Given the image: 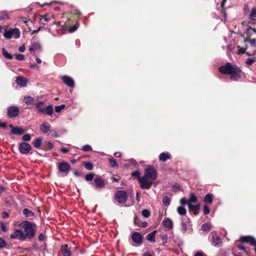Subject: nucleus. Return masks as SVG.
Masks as SVG:
<instances>
[{
	"instance_id": "1",
	"label": "nucleus",
	"mask_w": 256,
	"mask_h": 256,
	"mask_svg": "<svg viewBox=\"0 0 256 256\" xmlns=\"http://www.w3.org/2000/svg\"><path fill=\"white\" fill-rule=\"evenodd\" d=\"M24 231L16 229L14 232L10 234V238L12 240L18 239L24 240L26 238H32L34 236V230L32 224L28 222H26L24 224Z\"/></svg>"
},
{
	"instance_id": "2",
	"label": "nucleus",
	"mask_w": 256,
	"mask_h": 256,
	"mask_svg": "<svg viewBox=\"0 0 256 256\" xmlns=\"http://www.w3.org/2000/svg\"><path fill=\"white\" fill-rule=\"evenodd\" d=\"M157 178L156 170L152 168H148L145 170L144 174L142 178L139 180L140 186L142 189H150L153 182Z\"/></svg>"
},
{
	"instance_id": "3",
	"label": "nucleus",
	"mask_w": 256,
	"mask_h": 256,
	"mask_svg": "<svg viewBox=\"0 0 256 256\" xmlns=\"http://www.w3.org/2000/svg\"><path fill=\"white\" fill-rule=\"evenodd\" d=\"M220 72L224 74L230 76L231 80L237 81L241 77V70L236 64L227 62L219 68Z\"/></svg>"
},
{
	"instance_id": "4",
	"label": "nucleus",
	"mask_w": 256,
	"mask_h": 256,
	"mask_svg": "<svg viewBox=\"0 0 256 256\" xmlns=\"http://www.w3.org/2000/svg\"><path fill=\"white\" fill-rule=\"evenodd\" d=\"M20 30L16 28L6 29L4 33V37L7 40L12 38L18 39L20 37Z\"/></svg>"
},
{
	"instance_id": "5",
	"label": "nucleus",
	"mask_w": 256,
	"mask_h": 256,
	"mask_svg": "<svg viewBox=\"0 0 256 256\" xmlns=\"http://www.w3.org/2000/svg\"><path fill=\"white\" fill-rule=\"evenodd\" d=\"M131 238L135 244L132 246H140L142 244L144 236L140 233L134 232L132 233Z\"/></svg>"
},
{
	"instance_id": "6",
	"label": "nucleus",
	"mask_w": 256,
	"mask_h": 256,
	"mask_svg": "<svg viewBox=\"0 0 256 256\" xmlns=\"http://www.w3.org/2000/svg\"><path fill=\"white\" fill-rule=\"evenodd\" d=\"M210 238H211L210 241L214 246L217 247H219L220 246L222 240L218 236L217 233L215 231L210 232Z\"/></svg>"
},
{
	"instance_id": "7",
	"label": "nucleus",
	"mask_w": 256,
	"mask_h": 256,
	"mask_svg": "<svg viewBox=\"0 0 256 256\" xmlns=\"http://www.w3.org/2000/svg\"><path fill=\"white\" fill-rule=\"evenodd\" d=\"M32 150L30 145L26 142H22L19 144L18 150L22 154H28Z\"/></svg>"
},
{
	"instance_id": "8",
	"label": "nucleus",
	"mask_w": 256,
	"mask_h": 256,
	"mask_svg": "<svg viewBox=\"0 0 256 256\" xmlns=\"http://www.w3.org/2000/svg\"><path fill=\"white\" fill-rule=\"evenodd\" d=\"M58 168L60 172L67 174L70 171V164L66 162H60L58 164Z\"/></svg>"
},
{
	"instance_id": "9",
	"label": "nucleus",
	"mask_w": 256,
	"mask_h": 256,
	"mask_svg": "<svg viewBox=\"0 0 256 256\" xmlns=\"http://www.w3.org/2000/svg\"><path fill=\"white\" fill-rule=\"evenodd\" d=\"M115 197L119 203H124L127 200V194L124 190H119L116 194Z\"/></svg>"
},
{
	"instance_id": "10",
	"label": "nucleus",
	"mask_w": 256,
	"mask_h": 256,
	"mask_svg": "<svg viewBox=\"0 0 256 256\" xmlns=\"http://www.w3.org/2000/svg\"><path fill=\"white\" fill-rule=\"evenodd\" d=\"M19 112V108L16 106H10L7 108V114L10 118L16 117Z\"/></svg>"
},
{
	"instance_id": "11",
	"label": "nucleus",
	"mask_w": 256,
	"mask_h": 256,
	"mask_svg": "<svg viewBox=\"0 0 256 256\" xmlns=\"http://www.w3.org/2000/svg\"><path fill=\"white\" fill-rule=\"evenodd\" d=\"M240 240L242 242L250 244L252 246H256V239L252 236H242L240 238Z\"/></svg>"
},
{
	"instance_id": "12",
	"label": "nucleus",
	"mask_w": 256,
	"mask_h": 256,
	"mask_svg": "<svg viewBox=\"0 0 256 256\" xmlns=\"http://www.w3.org/2000/svg\"><path fill=\"white\" fill-rule=\"evenodd\" d=\"M38 113L46 114L48 116H52L54 113V108L52 105H48L46 108L38 110Z\"/></svg>"
},
{
	"instance_id": "13",
	"label": "nucleus",
	"mask_w": 256,
	"mask_h": 256,
	"mask_svg": "<svg viewBox=\"0 0 256 256\" xmlns=\"http://www.w3.org/2000/svg\"><path fill=\"white\" fill-rule=\"evenodd\" d=\"M62 80L69 87L74 88V82L70 77L64 76L62 77Z\"/></svg>"
},
{
	"instance_id": "14",
	"label": "nucleus",
	"mask_w": 256,
	"mask_h": 256,
	"mask_svg": "<svg viewBox=\"0 0 256 256\" xmlns=\"http://www.w3.org/2000/svg\"><path fill=\"white\" fill-rule=\"evenodd\" d=\"M29 50L33 54L35 55L36 52H40L41 51V46L38 43L34 42L30 46Z\"/></svg>"
},
{
	"instance_id": "15",
	"label": "nucleus",
	"mask_w": 256,
	"mask_h": 256,
	"mask_svg": "<svg viewBox=\"0 0 256 256\" xmlns=\"http://www.w3.org/2000/svg\"><path fill=\"white\" fill-rule=\"evenodd\" d=\"M94 182L96 186L100 188H104L106 184L104 180L100 176H96L94 178Z\"/></svg>"
},
{
	"instance_id": "16",
	"label": "nucleus",
	"mask_w": 256,
	"mask_h": 256,
	"mask_svg": "<svg viewBox=\"0 0 256 256\" xmlns=\"http://www.w3.org/2000/svg\"><path fill=\"white\" fill-rule=\"evenodd\" d=\"M50 124L48 122H42L40 126V130L42 133L48 132L50 130Z\"/></svg>"
},
{
	"instance_id": "17",
	"label": "nucleus",
	"mask_w": 256,
	"mask_h": 256,
	"mask_svg": "<svg viewBox=\"0 0 256 256\" xmlns=\"http://www.w3.org/2000/svg\"><path fill=\"white\" fill-rule=\"evenodd\" d=\"M16 82L18 86L22 87L26 86L27 84L26 78L21 76H19L16 78Z\"/></svg>"
},
{
	"instance_id": "18",
	"label": "nucleus",
	"mask_w": 256,
	"mask_h": 256,
	"mask_svg": "<svg viewBox=\"0 0 256 256\" xmlns=\"http://www.w3.org/2000/svg\"><path fill=\"white\" fill-rule=\"evenodd\" d=\"M61 252L64 256H71V252L68 248V245H62L61 246Z\"/></svg>"
},
{
	"instance_id": "19",
	"label": "nucleus",
	"mask_w": 256,
	"mask_h": 256,
	"mask_svg": "<svg viewBox=\"0 0 256 256\" xmlns=\"http://www.w3.org/2000/svg\"><path fill=\"white\" fill-rule=\"evenodd\" d=\"M163 224L166 228L171 229L173 227L172 221L170 218H165L163 220Z\"/></svg>"
},
{
	"instance_id": "20",
	"label": "nucleus",
	"mask_w": 256,
	"mask_h": 256,
	"mask_svg": "<svg viewBox=\"0 0 256 256\" xmlns=\"http://www.w3.org/2000/svg\"><path fill=\"white\" fill-rule=\"evenodd\" d=\"M50 14H46L44 15H40V20L44 25L45 24L46 22H50L51 19L50 18Z\"/></svg>"
},
{
	"instance_id": "21",
	"label": "nucleus",
	"mask_w": 256,
	"mask_h": 256,
	"mask_svg": "<svg viewBox=\"0 0 256 256\" xmlns=\"http://www.w3.org/2000/svg\"><path fill=\"white\" fill-rule=\"evenodd\" d=\"M156 231L154 230V231L151 232L149 234H148L146 238L147 240H148V242H154L156 241L155 238H156Z\"/></svg>"
},
{
	"instance_id": "22",
	"label": "nucleus",
	"mask_w": 256,
	"mask_h": 256,
	"mask_svg": "<svg viewBox=\"0 0 256 256\" xmlns=\"http://www.w3.org/2000/svg\"><path fill=\"white\" fill-rule=\"evenodd\" d=\"M187 204H196L198 203V198L194 194H191L188 200L186 202Z\"/></svg>"
},
{
	"instance_id": "23",
	"label": "nucleus",
	"mask_w": 256,
	"mask_h": 256,
	"mask_svg": "<svg viewBox=\"0 0 256 256\" xmlns=\"http://www.w3.org/2000/svg\"><path fill=\"white\" fill-rule=\"evenodd\" d=\"M24 132V129L18 126L14 127V128H13V130H11V132L12 134L16 135L22 134Z\"/></svg>"
},
{
	"instance_id": "24",
	"label": "nucleus",
	"mask_w": 256,
	"mask_h": 256,
	"mask_svg": "<svg viewBox=\"0 0 256 256\" xmlns=\"http://www.w3.org/2000/svg\"><path fill=\"white\" fill-rule=\"evenodd\" d=\"M213 200V195L212 194H207L204 198V202L206 204H212Z\"/></svg>"
},
{
	"instance_id": "25",
	"label": "nucleus",
	"mask_w": 256,
	"mask_h": 256,
	"mask_svg": "<svg viewBox=\"0 0 256 256\" xmlns=\"http://www.w3.org/2000/svg\"><path fill=\"white\" fill-rule=\"evenodd\" d=\"M160 160L162 162H166L170 159V155L168 153L162 152L159 156Z\"/></svg>"
},
{
	"instance_id": "26",
	"label": "nucleus",
	"mask_w": 256,
	"mask_h": 256,
	"mask_svg": "<svg viewBox=\"0 0 256 256\" xmlns=\"http://www.w3.org/2000/svg\"><path fill=\"white\" fill-rule=\"evenodd\" d=\"M42 142V138L40 137L37 138L32 142V144L36 148H39L41 146Z\"/></svg>"
},
{
	"instance_id": "27",
	"label": "nucleus",
	"mask_w": 256,
	"mask_h": 256,
	"mask_svg": "<svg viewBox=\"0 0 256 256\" xmlns=\"http://www.w3.org/2000/svg\"><path fill=\"white\" fill-rule=\"evenodd\" d=\"M190 211L196 212L200 208V205L198 204H188Z\"/></svg>"
},
{
	"instance_id": "28",
	"label": "nucleus",
	"mask_w": 256,
	"mask_h": 256,
	"mask_svg": "<svg viewBox=\"0 0 256 256\" xmlns=\"http://www.w3.org/2000/svg\"><path fill=\"white\" fill-rule=\"evenodd\" d=\"M2 54L8 60H12L13 58L12 54L8 53L4 48H2Z\"/></svg>"
},
{
	"instance_id": "29",
	"label": "nucleus",
	"mask_w": 256,
	"mask_h": 256,
	"mask_svg": "<svg viewBox=\"0 0 256 256\" xmlns=\"http://www.w3.org/2000/svg\"><path fill=\"white\" fill-rule=\"evenodd\" d=\"M82 164L87 170H91L94 168L93 164L90 162H84Z\"/></svg>"
},
{
	"instance_id": "30",
	"label": "nucleus",
	"mask_w": 256,
	"mask_h": 256,
	"mask_svg": "<svg viewBox=\"0 0 256 256\" xmlns=\"http://www.w3.org/2000/svg\"><path fill=\"white\" fill-rule=\"evenodd\" d=\"M9 18L10 16L7 12L4 11L0 12V20H7Z\"/></svg>"
},
{
	"instance_id": "31",
	"label": "nucleus",
	"mask_w": 256,
	"mask_h": 256,
	"mask_svg": "<svg viewBox=\"0 0 256 256\" xmlns=\"http://www.w3.org/2000/svg\"><path fill=\"white\" fill-rule=\"evenodd\" d=\"M23 214L26 217H32L34 216V213L32 212L31 210H30L28 208H24L23 210Z\"/></svg>"
},
{
	"instance_id": "32",
	"label": "nucleus",
	"mask_w": 256,
	"mask_h": 256,
	"mask_svg": "<svg viewBox=\"0 0 256 256\" xmlns=\"http://www.w3.org/2000/svg\"><path fill=\"white\" fill-rule=\"evenodd\" d=\"M24 102L28 104H32L34 102V98L30 96H26L24 98Z\"/></svg>"
},
{
	"instance_id": "33",
	"label": "nucleus",
	"mask_w": 256,
	"mask_h": 256,
	"mask_svg": "<svg viewBox=\"0 0 256 256\" xmlns=\"http://www.w3.org/2000/svg\"><path fill=\"white\" fill-rule=\"evenodd\" d=\"M177 212L178 214L180 216H185L186 211L185 208L183 206H180L177 208Z\"/></svg>"
},
{
	"instance_id": "34",
	"label": "nucleus",
	"mask_w": 256,
	"mask_h": 256,
	"mask_svg": "<svg viewBox=\"0 0 256 256\" xmlns=\"http://www.w3.org/2000/svg\"><path fill=\"white\" fill-rule=\"evenodd\" d=\"M250 18L252 20H256V8H253L249 16Z\"/></svg>"
},
{
	"instance_id": "35",
	"label": "nucleus",
	"mask_w": 256,
	"mask_h": 256,
	"mask_svg": "<svg viewBox=\"0 0 256 256\" xmlns=\"http://www.w3.org/2000/svg\"><path fill=\"white\" fill-rule=\"evenodd\" d=\"M202 229L204 232L209 231L210 230V225L208 223H204L202 225Z\"/></svg>"
},
{
	"instance_id": "36",
	"label": "nucleus",
	"mask_w": 256,
	"mask_h": 256,
	"mask_svg": "<svg viewBox=\"0 0 256 256\" xmlns=\"http://www.w3.org/2000/svg\"><path fill=\"white\" fill-rule=\"evenodd\" d=\"M94 176V174L92 172L89 173L85 176V179L87 181H91L92 180Z\"/></svg>"
},
{
	"instance_id": "37",
	"label": "nucleus",
	"mask_w": 256,
	"mask_h": 256,
	"mask_svg": "<svg viewBox=\"0 0 256 256\" xmlns=\"http://www.w3.org/2000/svg\"><path fill=\"white\" fill-rule=\"evenodd\" d=\"M150 211L146 209L143 210L142 212V216L146 218H148L150 216Z\"/></svg>"
},
{
	"instance_id": "38",
	"label": "nucleus",
	"mask_w": 256,
	"mask_h": 256,
	"mask_svg": "<svg viewBox=\"0 0 256 256\" xmlns=\"http://www.w3.org/2000/svg\"><path fill=\"white\" fill-rule=\"evenodd\" d=\"M170 200L168 196H164L162 199V202L165 206H168L170 204Z\"/></svg>"
},
{
	"instance_id": "39",
	"label": "nucleus",
	"mask_w": 256,
	"mask_h": 256,
	"mask_svg": "<svg viewBox=\"0 0 256 256\" xmlns=\"http://www.w3.org/2000/svg\"><path fill=\"white\" fill-rule=\"evenodd\" d=\"M256 61V58H248L246 59V63L248 66H250Z\"/></svg>"
},
{
	"instance_id": "40",
	"label": "nucleus",
	"mask_w": 256,
	"mask_h": 256,
	"mask_svg": "<svg viewBox=\"0 0 256 256\" xmlns=\"http://www.w3.org/2000/svg\"><path fill=\"white\" fill-rule=\"evenodd\" d=\"M109 162L111 166L113 168L118 166L116 161L114 158H110L109 160Z\"/></svg>"
},
{
	"instance_id": "41",
	"label": "nucleus",
	"mask_w": 256,
	"mask_h": 256,
	"mask_svg": "<svg viewBox=\"0 0 256 256\" xmlns=\"http://www.w3.org/2000/svg\"><path fill=\"white\" fill-rule=\"evenodd\" d=\"M66 107V106L64 104H62L60 106H56L55 107V112H60L64 108Z\"/></svg>"
},
{
	"instance_id": "42",
	"label": "nucleus",
	"mask_w": 256,
	"mask_h": 256,
	"mask_svg": "<svg viewBox=\"0 0 256 256\" xmlns=\"http://www.w3.org/2000/svg\"><path fill=\"white\" fill-rule=\"evenodd\" d=\"M182 222H181V229L183 233H185L187 230V226L185 222H184L183 219H182Z\"/></svg>"
},
{
	"instance_id": "43",
	"label": "nucleus",
	"mask_w": 256,
	"mask_h": 256,
	"mask_svg": "<svg viewBox=\"0 0 256 256\" xmlns=\"http://www.w3.org/2000/svg\"><path fill=\"white\" fill-rule=\"evenodd\" d=\"M31 139V136L30 134H24L22 138L24 141L28 142Z\"/></svg>"
},
{
	"instance_id": "44",
	"label": "nucleus",
	"mask_w": 256,
	"mask_h": 256,
	"mask_svg": "<svg viewBox=\"0 0 256 256\" xmlns=\"http://www.w3.org/2000/svg\"><path fill=\"white\" fill-rule=\"evenodd\" d=\"M82 150L84 152H90L92 150V148L90 145L86 144L82 148Z\"/></svg>"
},
{
	"instance_id": "45",
	"label": "nucleus",
	"mask_w": 256,
	"mask_h": 256,
	"mask_svg": "<svg viewBox=\"0 0 256 256\" xmlns=\"http://www.w3.org/2000/svg\"><path fill=\"white\" fill-rule=\"evenodd\" d=\"M0 227L2 230L4 232H6L8 230V228L4 222H0Z\"/></svg>"
},
{
	"instance_id": "46",
	"label": "nucleus",
	"mask_w": 256,
	"mask_h": 256,
	"mask_svg": "<svg viewBox=\"0 0 256 256\" xmlns=\"http://www.w3.org/2000/svg\"><path fill=\"white\" fill-rule=\"evenodd\" d=\"M238 52L237 53L238 54H241L245 52V49L244 48L240 47V46H238Z\"/></svg>"
},
{
	"instance_id": "47",
	"label": "nucleus",
	"mask_w": 256,
	"mask_h": 256,
	"mask_svg": "<svg viewBox=\"0 0 256 256\" xmlns=\"http://www.w3.org/2000/svg\"><path fill=\"white\" fill-rule=\"evenodd\" d=\"M44 104V102L42 101L38 102L35 104L36 107L38 110L42 109V106Z\"/></svg>"
},
{
	"instance_id": "48",
	"label": "nucleus",
	"mask_w": 256,
	"mask_h": 256,
	"mask_svg": "<svg viewBox=\"0 0 256 256\" xmlns=\"http://www.w3.org/2000/svg\"><path fill=\"white\" fill-rule=\"evenodd\" d=\"M132 176H133L136 177L138 181H139V180H140V178H142V177H141L140 176V173L138 172V171L134 172L132 174Z\"/></svg>"
},
{
	"instance_id": "49",
	"label": "nucleus",
	"mask_w": 256,
	"mask_h": 256,
	"mask_svg": "<svg viewBox=\"0 0 256 256\" xmlns=\"http://www.w3.org/2000/svg\"><path fill=\"white\" fill-rule=\"evenodd\" d=\"M204 214L207 215L210 213V208L208 206L204 205L203 208Z\"/></svg>"
},
{
	"instance_id": "50",
	"label": "nucleus",
	"mask_w": 256,
	"mask_h": 256,
	"mask_svg": "<svg viewBox=\"0 0 256 256\" xmlns=\"http://www.w3.org/2000/svg\"><path fill=\"white\" fill-rule=\"evenodd\" d=\"M16 58L18 60H22L24 58V56L22 54H17L16 55Z\"/></svg>"
},
{
	"instance_id": "51",
	"label": "nucleus",
	"mask_w": 256,
	"mask_h": 256,
	"mask_svg": "<svg viewBox=\"0 0 256 256\" xmlns=\"http://www.w3.org/2000/svg\"><path fill=\"white\" fill-rule=\"evenodd\" d=\"M78 26H79L78 24H76L72 28H70V32H74V31H76L78 29Z\"/></svg>"
},
{
	"instance_id": "52",
	"label": "nucleus",
	"mask_w": 256,
	"mask_h": 256,
	"mask_svg": "<svg viewBox=\"0 0 256 256\" xmlns=\"http://www.w3.org/2000/svg\"><path fill=\"white\" fill-rule=\"evenodd\" d=\"M6 245V242L2 238H0V248L4 247Z\"/></svg>"
},
{
	"instance_id": "53",
	"label": "nucleus",
	"mask_w": 256,
	"mask_h": 256,
	"mask_svg": "<svg viewBox=\"0 0 256 256\" xmlns=\"http://www.w3.org/2000/svg\"><path fill=\"white\" fill-rule=\"evenodd\" d=\"M162 240H163L164 243H166L168 240V236L166 234H162L160 236Z\"/></svg>"
},
{
	"instance_id": "54",
	"label": "nucleus",
	"mask_w": 256,
	"mask_h": 256,
	"mask_svg": "<svg viewBox=\"0 0 256 256\" xmlns=\"http://www.w3.org/2000/svg\"><path fill=\"white\" fill-rule=\"evenodd\" d=\"M238 248L240 250H244L246 253L248 254H249L248 252L246 250V248L242 245H238Z\"/></svg>"
},
{
	"instance_id": "55",
	"label": "nucleus",
	"mask_w": 256,
	"mask_h": 256,
	"mask_svg": "<svg viewBox=\"0 0 256 256\" xmlns=\"http://www.w3.org/2000/svg\"><path fill=\"white\" fill-rule=\"evenodd\" d=\"M249 42L250 44V45H252V46H256V39H252V40H250Z\"/></svg>"
},
{
	"instance_id": "56",
	"label": "nucleus",
	"mask_w": 256,
	"mask_h": 256,
	"mask_svg": "<svg viewBox=\"0 0 256 256\" xmlns=\"http://www.w3.org/2000/svg\"><path fill=\"white\" fill-rule=\"evenodd\" d=\"M130 162L132 164L133 166H137L138 165V163L136 162V160L133 158L130 159Z\"/></svg>"
},
{
	"instance_id": "57",
	"label": "nucleus",
	"mask_w": 256,
	"mask_h": 256,
	"mask_svg": "<svg viewBox=\"0 0 256 256\" xmlns=\"http://www.w3.org/2000/svg\"><path fill=\"white\" fill-rule=\"evenodd\" d=\"M2 218H6L9 216V214L7 212H4L2 213Z\"/></svg>"
},
{
	"instance_id": "58",
	"label": "nucleus",
	"mask_w": 256,
	"mask_h": 256,
	"mask_svg": "<svg viewBox=\"0 0 256 256\" xmlns=\"http://www.w3.org/2000/svg\"><path fill=\"white\" fill-rule=\"evenodd\" d=\"M26 48L24 44L18 48V50L20 52H24Z\"/></svg>"
},
{
	"instance_id": "59",
	"label": "nucleus",
	"mask_w": 256,
	"mask_h": 256,
	"mask_svg": "<svg viewBox=\"0 0 256 256\" xmlns=\"http://www.w3.org/2000/svg\"><path fill=\"white\" fill-rule=\"evenodd\" d=\"M60 151L63 153H66L69 152V150L66 148H60Z\"/></svg>"
},
{
	"instance_id": "60",
	"label": "nucleus",
	"mask_w": 256,
	"mask_h": 256,
	"mask_svg": "<svg viewBox=\"0 0 256 256\" xmlns=\"http://www.w3.org/2000/svg\"><path fill=\"white\" fill-rule=\"evenodd\" d=\"M194 256H206V255L202 252H198L195 254Z\"/></svg>"
},
{
	"instance_id": "61",
	"label": "nucleus",
	"mask_w": 256,
	"mask_h": 256,
	"mask_svg": "<svg viewBox=\"0 0 256 256\" xmlns=\"http://www.w3.org/2000/svg\"><path fill=\"white\" fill-rule=\"evenodd\" d=\"M180 202L182 205H184L186 203V199L184 198H182L180 200Z\"/></svg>"
},
{
	"instance_id": "62",
	"label": "nucleus",
	"mask_w": 256,
	"mask_h": 256,
	"mask_svg": "<svg viewBox=\"0 0 256 256\" xmlns=\"http://www.w3.org/2000/svg\"><path fill=\"white\" fill-rule=\"evenodd\" d=\"M114 156L116 158H120V152H116L114 154Z\"/></svg>"
},
{
	"instance_id": "63",
	"label": "nucleus",
	"mask_w": 256,
	"mask_h": 256,
	"mask_svg": "<svg viewBox=\"0 0 256 256\" xmlns=\"http://www.w3.org/2000/svg\"><path fill=\"white\" fill-rule=\"evenodd\" d=\"M6 124L4 122H0V127L2 128H6Z\"/></svg>"
},
{
	"instance_id": "64",
	"label": "nucleus",
	"mask_w": 256,
	"mask_h": 256,
	"mask_svg": "<svg viewBox=\"0 0 256 256\" xmlns=\"http://www.w3.org/2000/svg\"><path fill=\"white\" fill-rule=\"evenodd\" d=\"M74 176H80L81 175L80 174L78 170L75 171L74 172Z\"/></svg>"
}]
</instances>
